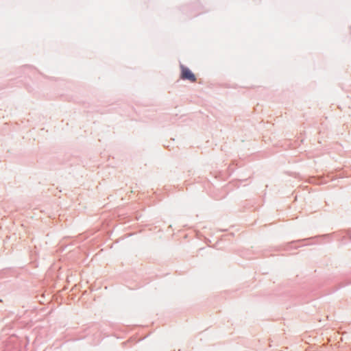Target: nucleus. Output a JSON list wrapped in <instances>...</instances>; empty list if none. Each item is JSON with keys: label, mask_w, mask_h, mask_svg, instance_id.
I'll return each mask as SVG.
<instances>
[{"label": "nucleus", "mask_w": 351, "mask_h": 351, "mask_svg": "<svg viewBox=\"0 0 351 351\" xmlns=\"http://www.w3.org/2000/svg\"><path fill=\"white\" fill-rule=\"evenodd\" d=\"M180 69L181 78L182 80H187L191 82H195L196 81L195 75L192 73V71L183 65L181 66Z\"/></svg>", "instance_id": "1"}]
</instances>
